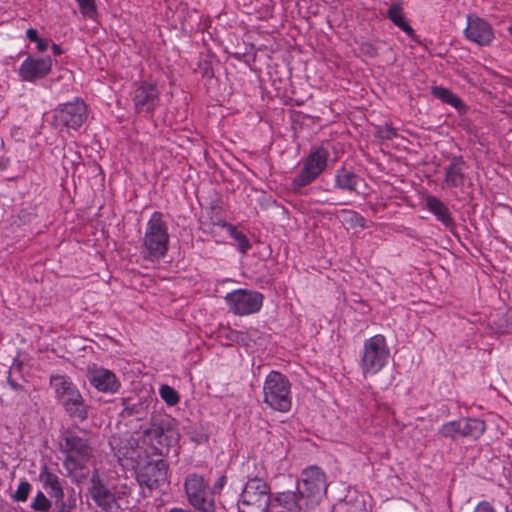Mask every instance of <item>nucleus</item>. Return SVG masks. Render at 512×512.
Returning <instances> with one entry per match:
<instances>
[{"label": "nucleus", "instance_id": "2eb2a0df", "mask_svg": "<svg viewBox=\"0 0 512 512\" xmlns=\"http://www.w3.org/2000/svg\"><path fill=\"white\" fill-rule=\"evenodd\" d=\"M168 464L164 460L151 461L141 466L137 472L140 486L156 489L167 481Z\"/></svg>", "mask_w": 512, "mask_h": 512}, {"label": "nucleus", "instance_id": "423d86ee", "mask_svg": "<svg viewBox=\"0 0 512 512\" xmlns=\"http://www.w3.org/2000/svg\"><path fill=\"white\" fill-rule=\"evenodd\" d=\"M390 357V349L386 339L381 334H376L363 343L360 353L359 366L363 375H376L388 363Z\"/></svg>", "mask_w": 512, "mask_h": 512}, {"label": "nucleus", "instance_id": "f704fd0d", "mask_svg": "<svg viewBox=\"0 0 512 512\" xmlns=\"http://www.w3.org/2000/svg\"><path fill=\"white\" fill-rule=\"evenodd\" d=\"M474 512H495L493 507L486 501L480 502L474 509Z\"/></svg>", "mask_w": 512, "mask_h": 512}, {"label": "nucleus", "instance_id": "a878e982", "mask_svg": "<svg viewBox=\"0 0 512 512\" xmlns=\"http://www.w3.org/2000/svg\"><path fill=\"white\" fill-rule=\"evenodd\" d=\"M388 18L402 31L408 35H412L414 30L406 22L403 10L400 4H392L387 11Z\"/></svg>", "mask_w": 512, "mask_h": 512}, {"label": "nucleus", "instance_id": "cd10ccee", "mask_svg": "<svg viewBox=\"0 0 512 512\" xmlns=\"http://www.w3.org/2000/svg\"><path fill=\"white\" fill-rule=\"evenodd\" d=\"M271 509V502H254L240 500L238 504V512H268Z\"/></svg>", "mask_w": 512, "mask_h": 512}, {"label": "nucleus", "instance_id": "e433bc0d", "mask_svg": "<svg viewBox=\"0 0 512 512\" xmlns=\"http://www.w3.org/2000/svg\"><path fill=\"white\" fill-rule=\"evenodd\" d=\"M57 512H70L72 509L71 505H66L64 501H56Z\"/></svg>", "mask_w": 512, "mask_h": 512}, {"label": "nucleus", "instance_id": "bb28decb", "mask_svg": "<svg viewBox=\"0 0 512 512\" xmlns=\"http://www.w3.org/2000/svg\"><path fill=\"white\" fill-rule=\"evenodd\" d=\"M223 227L227 228L229 235L235 240L238 251L243 255L246 254L251 248L248 238L231 224L225 222Z\"/></svg>", "mask_w": 512, "mask_h": 512}, {"label": "nucleus", "instance_id": "6ab92c4d", "mask_svg": "<svg viewBox=\"0 0 512 512\" xmlns=\"http://www.w3.org/2000/svg\"><path fill=\"white\" fill-rule=\"evenodd\" d=\"M303 509H306L304 502L293 491L278 493L271 502V512H302Z\"/></svg>", "mask_w": 512, "mask_h": 512}, {"label": "nucleus", "instance_id": "c9c22d12", "mask_svg": "<svg viewBox=\"0 0 512 512\" xmlns=\"http://www.w3.org/2000/svg\"><path fill=\"white\" fill-rule=\"evenodd\" d=\"M7 374H8V375H7V382H8V384H9V386H10L13 390H15V391H20V390H22V389H23V386H22L20 383H18V382H16L15 380H13V379H12V377H11V370H8V371H7Z\"/></svg>", "mask_w": 512, "mask_h": 512}, {"label": "nucleus", "instance_id": "a19ab883", "mask_svg": "<svg viewBox=\"0 0 512 512\" xmlns=\"http://www.w3.org/2000/svg\"><path fill=\"white\" fill-rule=\"evenodd\" d=\"M52 51L54 55H60L62 53V48L57 44H53Z\"/></svg>", "mask_w": 512, "mask_h": 512}, {"label": "nucleus", "instance_id": "4be33fe9", "mask_svg": "<svg viewBox=\"0 0 512 512\" xmlns=\"http://www.w3.org/2000/svg\"><path fill=\"white\" fill-rule=\"evenodd\" d=\"M360 177L351 169L342 166L335 172L334 187L339 190L356 192Z\"/></svg>", "mask_w": 512, "mask_h": 512}, {"label": "nucleus", "instance_id": "2f4dec72", "mask_svg": "<svg viewBox=\"0 0 512 512\" xmlns=\"http://www.w3.org/2000/svg\"><path fill=\"white\" fill-rule=\"evenodd\" d=\"M84 17L93 19L97 14L95 0H75Z\"/></svg>", "mask_w": 512, "mask_h": 512}, {"label": "nucleus", "instance_id": "20e7f679", "mask_svg": "<svg viewBox=\"0 0 512 512\" xmlns=\"http://www.w3.org/2000/svg\"><path fill=\"white\" fill-rule=\"evenodd\" d=\"M330 151L327 147L314 146L303 160L302 167L293 178V191L300 193L303 188L314 182L327 168Z\"/></svg>", "mask_w": 512, "mask_h": 512}, {"label": "nucleus", "instance_id": "c85d7f7f", "mask_svg": "<svg viewBox=\"0 0 512 512\" xmlns=\"http://www.w3.org/2000/svg\"><path fill=\"white\" fill-rule=\"evenodd\" d=\"M439 434L442 437L451 439H457L458 437H461L459 420L444 423L439 429Z\"/></svg>", "mask_w": 512, "mask_h": 512}, {"label": "nucleus", "instance_id": "9d476101", "mask_svg": "<svg viewBox=\"0 0 512 512\" xmlns=\"http://www.w3.org/2000/svg\"><path fill=\"white\" fill-rule=\"evenodd\" d=\"M185 491L189 503L200 512H214L215 499L214 494L210 490L208 483L201 475L190 474L187 476L185 483Z\"/></svg>", "mask_w": 512, "mask_h": 512}, {"label": "nucleus", "instance_id": "412c9836", "mask_svg": "<svg viewBox=\"0 0 512 512\" xmlns=\"http://www.w3.org/2000/svg\"><path fill=\"white\" fill-rule=\"evenodd\" d=\"M424 201L426 209L431 212L445 227H451L454 225V221L448 207L440 199L433 195H427L424 198Z\"/></svg>", "mask_w": 512, "mask_h": 512}, {"label": "nucleus", "instance_id": "aec40b11", "mask_svg": "<svg viewBox=\"0 0 512 512\" xmlns=\"http://www.w3.org/2000/svg\"><path fill=\"white\" fill-rule=\"evenodd\" d=\"M240 500L272 502L270 497V489L267 483L259 478H253L247 481L242 491Z\"/></svg>", "mask_w": 512, "mask_h": 512}, {"label": "nucleus", "instance_id": "0eeeda50", "mask_svg": "<svg viewBox=\"0 0 512 512\" xmlns=\"http://www.w3.org/2000/svg\"><path fill=\"white\" fill-rule=\"evenodd\" d=\"M90 494L94 502L106 512H119L130 494L126 484L110 486L97 475L91 478Z\"/></svg>", "mask_w": 512, "mask_h": 512}, {"label": "nucleus", "instance_id": "a211bd4d", "mask_svg": "<svg viewBox=\"0 0 512 512\" xmlns=\"http://www.w3.org/2000/svg\"><path fill=\"white\" fill-rule=\"evenodd\" d=\"M467 164L462 156H453L444 167V186L453 189L461 188L465 182Z\"/></svg>", "mask_w": 512, "mask_h": 512}, {"label": "nucleus", "instance_id": "39448f33", "mask_svg": "<svg viewBox=\"0 0 512 512\" xmlns=\"http://www.w3.org/2000/svg\"><path fill=\"white\" fill-rule=\"evenodd\" d=\"M297 495L304 502L306 510L317 506L327 491L325 473L317 466L304 469L297 482Z\"/></svg>", "mask_w": 512, "mask_h": 512}, {"label": "nucleus", "instance_id": "1a4fd4ad", "mask_svg": "<svg viewBox=\"0 0 512 512\" xmlns=\"http://www.w3.org/2000/svg\"><path fill=\"white\" fill-rule=\"evenodd\" d=\"M88 118V110L85 102L79 98L73 101L59 104L52 111V125L57 129L66 128L77 130Z\"/></svg>", "mask_w": 512, "mask_h": 512}, {"label": "nucleus", "instance_id": "4c0bfd02", "mask_svg": "<svg viewBox=\"0 0 512 512\" xmlns=\"http://www.w3.org/2000/svg\"><path fill=\"white\" fill-rule=\"evenodd\" d=\"M26 36L27 38L32 41V42H36L39 40V37H38V34H37V31L33 28H29L27 31H26Z\"/></svg>", "mask_w": 512, "mask_h": 512}, {"label": "nucleus", "instance_id": "f03ea898", "mask_svg": "<svg viewBox=\"0 0 512 512\" xmlns=\"http://www.w3.org/2000/svg\"><path fill=\"white\" fill-rule=\"evenodd\" d=\"M50 385L55 392L56 399L70 417L80 421L87 418V405L70 377L63 374H53L50 376Z\"/></svg>", "mask_w": 512, "mask_h": 512}, {"label": "nucleus", "instance_id": "7ed1b4c3", "mask_svg": "<svg viewBox=\"0 0 512 512\" xmlns=\"http://www.w3.org/2000/svg\"><path fill=\"white\" fill-rule=\"evenodd\" d=\"M263 402L271 409L286 413L292 406L291 383L279 371L272 370L263 383Z\"/></svg>", "mask_w": 512, "mask_h": 512}, {"label": "nucleus", "instance_id": "7c9ffc66", "mask_svg": "<svg viewBox=\"0 0 512 512\" xmlns=\"http://www.w3.org/2000/svg\"><path fill=\"white\" fill-rule=\"evenodd\" d=\"M161 398L169 405L174 406L179 402V395L174 388L162 385L159 389Z\"/></svg>", "mask_w": 512, "mask_h": 512}, {"label": "nucleus", "instance_id": "9b49d317", "mask_svg": "<svg viewBox=\"0 0 512 512\" xmlns=\"http://www.w3.org/2000/svg\"><path fill=\"white\" fill-rule=\"evenodd\" d=\"M264 296L250 289H236L225 296V303L230 312L237 316H247L260 311Z\"/></svg>", "mask_w": 512, "mask_h": 512}, {"label": "nucleus", "instance_id": "a18cd8bd", "mask_svg": "<svg viewBox=\"0 0 512 512\" xmlns=\"http://www.w3.org/2000/svg\"><path fill=\"white\" fill-rule=\"evenodd\" d=\"M507 512H512V509L511 510H507Z\"/></svg>", "mask_w": 512, "mask_h": 512}, {"label": "nucleus", "instance_id": "ddd939ff", "mask_svg": "<svg viewBox=\"0 0 512 512\" xmlns=\"http://www.w3.org/2000/svg\"><path fill=\"white\" fill-rule=\"evenodd\" d=\"M65 448L67 451L64 466L68 470H76L82 467L91 455V448L86 439L75 434H68L65 438Z\"/></svg>", "mask_w": 512, "mask_h": 512}, {"label": "nucleus", "instance_id": "f8f14e48", "mask_svg": "<svg viewBox=\"0 0 512 512\" xmlns=\"http://www.w3.org/2000/svg\"><path fill=\"white\" fill-rule=\"evenodd\" d=\"M53 60L50 56L37 57L28 55L17 70L20 80L34 83L48 76L52 70Z\"/></svg>", "mask_w": 512, "mask_h": 512}, {"label": "nucleus", "instance_id": "473e14b6", "mask_svg": "<svg viewBox=\"0 0 512 512\" xmlns=\"http://www.w3.org/2000/svg\"><path fill=\"white\" fill-rule=\"evenodd\" d=\"M342 214L344 215V221L349 223L353 227H361L365 226V219L353 210H343Z\"/></svg>", "mask_w": 512, "mask_h": 512}, {"label": "nucleus", "instance_id": "393cba45", "mask_svg": "<svg viewBox=\"0 0 512 512\" xmlns=\"http://www.w3.org/2000/svg\"><path fill=\"white\" fill-rule=\"evenodd\" d=\"M432 94L442 100L443 102L453 106L457 110L461 111L465 109V105L463 101L456 96L452 91L449 89L442 87V86H435L432 89Z\"/></svg>", "mask_w": 512, "mask_h": 512}, {"label": "nucleus", "instance_id": "79ce46f5", "mask_svg": "<svg viewBox=\"0 0 512 512\" xmlns=\"http://www.w3.org/2000/svg\"><path fill=\"white\" fill-rule=\"evenodd\" d=\"M167 512H191V511L185 510V509H182V508H172V509H170Z\"/></svg>", "mask_w": 512, "mask_h": 512}, {"label": "nucleus", "instance_id": "f3484780", "mask_svg": "<svg viewBox=\"0 0 512 512\" xmlns=\"http://www.w3.org/2000/svg\"><path fill=\"white\" fill-rule=\"evenodd\" d=\"M87 378L89 383L102 393L114 394L120 388V381L114 372L95 364L88 367Z\"/></svg>", "mask_w": 512, "mask_h": 512}, {"label": "nucleus", "instance_id": "ea45409f", "mask_svg": "<svg viewBox=\"0 0 512 512\" xmlns=\"http://www.w3.org/2000/svg\"><path fill=\"white\" fill-rule=\"evenodd\" d=\"M8 167V159L0 157V170H5Z\"/></svg>", "mask_w": 512, "mask_h": 512}, {"label": "nucleus", "instance_id": "72a5a7b5", "mask_svg": "<svg viewBox=\"0 0 512 512\" xmlns=\"http://www.w3.org/2000/svg\"><path fill=\"white\" fill-rule=\"evenodd\" d=\"M31 491V485L26 480L19 483L17 490L12 495V498L18 502H25Z\"/></svg>", "mask_w": 512, "mask_h": 512}, {"label": "nucleus", "instance_id": "37998d69", "mask_svg": "<svg viewBox=\"0 0 512 512\" xmlns=\"http://www.w3.org/2000/svg\"><path fill=\"white\" fill-rule=\"evenodd\" d=\"M224 481H225V479L223 477L220 478L219 481L216 484V487L217 488H221L223 486Z\"/></svg>", "mask_w": 512, "mask_h": 512}, {"label": "nucleus", "instance_id": "58836bf2", "mask_svg": "<svg viewBox=\"0 0 512 512\" xmlns=\"http://www.w3.org/2000/svg\"><path fill=\"white\" fill-rule=\"evenodd\" d=\"M35 43L37 44V50L39 52H44L48 48V42L46 40L41 39V38H39V40L36 41Z\"/></svg>", "mask_w": 512, "mask_h": 512}, {"label": "nucleus", "instance_id": "5701e85b", "mask_svg": "<svg viewBox=\"0 0 512 512\" xmlns=\"http://www.w3.org/2000/svg\"><path fill=\"white\" fill-rule=\"evenodd\" d=\"M461 437L477 440L486 431V424L478 418H461L459 419Z\"/></svg>", "mask_w": 512, "mask_h": 512}, {"label": "nucleus", "instance_id": "dca6fc26", "mask_svg": "<svg viewBox=\"0 0 512 512\" xmlns=\"http://www.w3.org/2000/svg\"><path fill=\"white\" fill-rule=\"evenodd\" d=\"M464 35L469 41L479 46H488L494 39L492 26L483 18L467 15V26Z\"/></svg>", "mask_w": 512, "mask_h": 512}, {"label": "nucleus", "instance_id": "f257e3e1", "mask_svg": "<svg viewBox=\"0 0 512 512\" xmlns=\"http://www.w3.org/2000/svg\"><path fill=\"white\" fill-rule=\"evenodd\" d=\"M170 244V234L164 215L155 211L145 225L140 254L144 260L156 262L163 259Z\"/></svg>", "mask_w": 512, "mask_h": 512}, {"label": "nucleus", "instance_id": "c03bdc74", "mask_svg": "<svg viewBox=\"0 0 512 512\" xmlns=\"http://www.w3.org/2000/svg\"><path fill=\"white\" fill-rule=\"evenodd\" d=\"M393 135H395V132H394L392 129H389V130H388V133H387V135H386V137H387V138H390V137H392Z\"/></svg>", "mask_w": 512, "mask_h": 512}, {"label": "nucleus", "instance_id": "b1692460", "mask_svg": "<svg viewBox=\"0 0 512 512\" xmlns=\"http://www.w3.org/2000/svg\"><path fill=\"white\" fill-rule=\"evenodd\" d=\"M40 481L43 483L45 489H49L51 497L55 498L57 502L64 499V492L59 481V477L50 472L46 466H44L39 475Z\"/></svg>", "mask_w": 512, "mask_h": 512}, {"label": "nucleus", "instance_id": "6e6552de", "mask_svg": "<svg viewBox=\"0 0 512 512\" xmlns=\"http://www.w3.org/2000/svg\"><path fill=\"white\" fill-rule=\"evenodd\" d=\"M143 436L155 448L176 445L180 439L176 422L169 415L152 416L149 427L144 430Z\"/></svg>", "mask_w": 512, "mask_h": 512}, {"label": "nucleus", "instance_id": "c756f323", "mask_svg": "<svg viewBox=\"0 0 512 512\" xmlns=\"http://www.w3.org/2000/svg\"><path fill=\"white\" fill-rule=\"evenodd\" d=\"M31 508L35 511L48 512L51 508L50 500L39 491L31 502Z\"/></svg>", "mask_w": 512, "mask_h": 512}, {"label": "nucleus", "instance_id": "4468645a", "mask_svg": "<svg viewBox=\"0 0 512 512\" xmlns=\"http://www.w3.org/2000/svg\"><path fill=\"white\" fill-rule=\"evenodd\" d=\"M132 102L136 113H153L160 102L156 84L141 82L133 91Z\"/></svg>", "mask_w": 512, "mask_h": 512}]
</instances>
